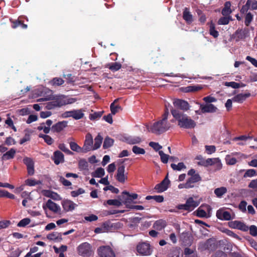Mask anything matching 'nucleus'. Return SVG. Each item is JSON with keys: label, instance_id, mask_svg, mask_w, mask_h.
Instances as JSON below:
<instances>
[{"label": "nucleus", "instance_id": "nucleus-57", "mask_svg": "<svg viewBox=\"0 0 257 257\" xmlns=\"http://www.w3.org/2000/svg\"><path fill=\"white\" fill-rule=\"evenodd\" d=\"M225 160L227 164L229 165H233L237 162L236 158L231 157L229 155H227L226 156Z\"/></svg>", "mask_w": 257, "mask_h": 257}, {"label": "nucleus", "instance_id": "nucleus-63", "mask_svg": "<svg viewBox=\"0 0 257 257\" xmlns=\"http://www.w3.org/2000/svg\"><path fill=\"white\" fill-rule=\"evenodd\" d=\"M249 230V233L253 236H256L257 235V227L254 225H251L248 227Z\"/></svg>", "mask_w": 257, "mask_h": 257}, {"label": "nucleus", "instance_id": "nucleus-35", "mask_svg": "<svg viewBox=\"0 0 257 257\" xmlns=\"http://www.w3.org/2000/svg\"><path fill=\"white\" fill-rule=\"evenodd\" d=\"M103 138L100 134H98L94 139V144L93 147V150H95L100 148Z\"/></svg>", "mask_w": 257, "mask_h": 257}, {"label": "nucleus", "instance_id": "nucleus-25", "mask_svg": "<svg viewBox=\"0 0 257 257\" xmlns=\"http://www.w3.org/2000/svg\"><path fill=\"white\" fill-rule=\"evenodd\" d=\"M231 2L229 1L225 2L224 4V7L221 11V14L223 16H229L232 13V11L231 9Z\"/></svg>", "mask_w": 257, "mask_h": 257}, {"label": "nucleus", "instance_id": "nucleus-1", "mask_svg": "<svg viewBox=\"0 0 257 257\" xmlns=\"http://www.w3.org/2000/svg\"><path fill=\"white\" fill-rule=\"evenodd\" d=\"M171 112L174 117V119L171 120V122H174L175 120L177 121V124L180 127L192 129L195 127L196 122L195 121L180 110L172 108Z\"/></svg>", "mask_w": 257, "mask_h": 257}, {"label": "nucleus", "instance_id": "nucleus-19", "mask_svg": "<svg viewBox=\"0 0 257 257\" xmlns=\"http://www.w3.org/2000/svg\"><path fill=\"white\" fill-rule=\"evenodd\" d=\"M249 31L247 28L237 30L235 33L236 41L245 39L249 36Z\"/></svg>", "mask_w": 257, "mask_h": 257}, {"label": "nucleus", "instance_id": "nucleus-16", "mask_svg": "<svg viewBox=\"0 0 257 257\" xmlns=\"http://www.w3.org/2000/svg\"><path fill=\"white\" fill-rule=\"evenodd\" d=\"M52 160L56 165H58L60 163L64 162V156L60 151H56L54 152Z\"/></svg>", "mask_w": 257, "mask_h": 257}, {"label": "nucleus", "instance_id": "nucleus-13", "mask_svg": "<svg viewBox=\"0 0 257 257\" xmlns=\"http://www.w3.org/2000/svg\"><path fill=\"white\" fill-rule=\"evenodd\" d=\"M61 204L64 210L66 212L71 211L77 206V204L72 201L68 199L63 200Z\"/></svg>", "mask_w": 257, "mask_h": 257}, {"label": "nucleus", "instance_id": "nucleus-6", "mask_svg": "<svg viewBox=\"0 0 257 257\" xmlns=\"http://www.w3.org/2000/svg\"><path fill=\"white\" fill-rule=\"evenodd\" d=\"M170 184V181L168 179V174H167L165 178L161 182V183L156 185L154 189L158 193H162L169 188Z\"/></svg>", "mask_w": 257, "mask_h": 257}, {"label": "nucleus", "instance_id": "nucleus-49", "mask_svg": "<svg viewBox=\"0 0 257 257\" xmlns=\"http://www.w3.org/2000/svg\"><path fill=\"white\" fill-rule=\"evenodd\" d=\"M132 151L136 155H144L146 153L145 149L139 147L137 146H134L133 147Z\"/></svg>", "mask_w": 257, "mask_h": 257}, {"label": "nucleus", "instance_id": "nucleus-3", "mask_svg": "<svg viewBox=\"0 0 257 257\" xmlns=\"http://www.w3.org/2000/svg\"><path fill=\"white\" fill-rule=\"evenodd\" d=\"M127 160H128V159L119 160L117 172L115 175L116 180L121 183H124L128 179V173L127 172L125 173V166L123 164Z\"/></svg>", "mask_w": 257, "mask_h": 257}, {"label": "nucleus", "instance_id": "nucleus-10", "mask_svg": "<svg viewBox=\"0 0 257 257\" xmlns=\"http://www.w3.org/2000/svg\"><path fill=\"white\" fill-rule=\"evenodd\" d=\"M93 139L91 135L87 134L85 137V140L83 147L82 148V153H86L91 150H93Z\"/></svg>", "mask_w": 257, "mask_h": 257}, {"label": "nucleus", "instance_id": "nucleus-28", "mask_svg": "<svg viewBox=\"0 0 257 257\" xmlns=\"http://www.w3.org/2000/svg\"><path fill=\"white\" fill-rule=\"evenodd\" d=\"M186 204L188 208V211L193 210L195 207L199 205V203L194 200L192 197H189L186 200Z\"/></svg>", "mask_w": 257, "mask_h": 257}, {"label": "nucleus", "instance_id": "nucleus-41", "mask_svg": "<svg viewBox=\"0 0 257 257\" xmlns=\"http://www.w3.org/2000/svg\"><path fill=\"white\" fill-rule=\"evenodd\" d=\"M209 34L210 35L216 38L219 36L218 32L216 30L214 24L211 21L209 27Z\"/></svg>", "mask_w": 257, "mask_h": 257}, {"label": "nucleus", "instance_id": "nucleus-38", "mask_svg": "<svg viewBox=\"0 0 257 257\" xmlns=\"http://www.w3.org/2000/svg\"><path fill=\"white\" fill-rule=\"evenodd\" d=\"M105 171L101 167L98 168L94 172H92L91 175L93 177L101 178L104 175Z\"/></svg>", "mask_w": 257, "mask_h": 257}, {"label": "nucleus", "instance_id": "nucleus-58", "mask_svg": "<svg viewBox=\"0 0 257 257\" xmlns=\"http://www.w3.org/2000/svg\"><path fill=\"white\" fill-rule=\"evenodd\" d=\"M31 222L30 219L28 218H25L21 220L18 223V226L19 227H25L28 225Z\"/></svg>", "mask_w": 257, "mask_h": 257}, {"label": "nucleus", "instance_id": "nucleus-55", "mask_svg": "<svg viewBox=\"0 0 257 257\" xmlns=\"http://www.w3.org/2000/svg\"><path fill=\"white\" fill-rule=\"evenodd\" d=\"M51 84L54 86H60L64 83V80L61 78H54L51 81Z\"/></svg>", "mask_w": 257, "mask_h": 257}, {"label": "nucleus", "instance_id": "nucleus-60", "mask_svg": "<svg viewBox=\"0 0 257 257\" xmlns=\"http://www.w3.org/2000/svg\"><path fill=\"white\" fill-rule=\"evenodd\" d=\"M103 190L104 191L110 190L111 191V192L115 194H117L119 193V190L118 188H115L112 185H109V184L108 186L105 187L103 188Z\"/></svg>", "mask_w": 257, "mask_h": 257}, {"label": "nucleus", "instance_id": "nucleus-43", "mask_svg": "<svg viewBox=\"0 0 257 257\" xmlns=\"http://www.w3.org/2000/svg\"><path fill=\"white\" fill-rule=\"evenodd\" d=\"M77 100L76 98L70 97V98H66L64 99H60L61 104L62 106L72 104L74 103Z\"/></svg>", "mask_w": 257, "mask_h": 257}, {"label": "nucleus", "instance_id": "nucleus-30", "mask_svg": "<svg viewBox=\"0 0 257 257\" xmlns=\"http://www.w3.org/2000/svg\"><path fill=\"white\" fill-rule=\"evenodd\" d=\"M44 195L45 196L49 197L55 200H61L60 196L57 193L50 190H46Z\"/></svg>", "mask_w": 257, "mask_h": 257}, {"label": "nucleus", "instance_id": "nucleus-8", "mask_svg": "<svg viewBox=\"0 0 257 257\" xmlns=\"http://www.w3.org/2000/svg\"><path fill=\"white\" fill-rule=\"evenodd\" d=\"M188 175L191 176L186 181L189 186H194V183L201 180V177L198 173H196L194 169H191L188 172Z\"/></svg>", "mask_w": 257, "mask_h": 257}, {"label": "nucleus", "instance_id": "nucleus-56", "mask_svg": "<svg viewBox=\"0 0 257 257\" xmlns=\"http://www.w3.org/2000/svg\"><path fill=\"white\" fill-rule=\"evenodd\" d=\"M78 167L81 170H88V163L84 159L80 160L78 163Z\"/></svg>", "mask_w": 257, "mask_h": 257}, {"label": "nucleus", "instance_id": "nucleus-17", "mask_svg": "<svg viewBox=\"0 0 257 257\" xmlns=\"http://www.w3.org/2000/svg\"><path fill=\"white\" fill-rule=\"evenodd\" d=\"M118 198L126 205V207L127 205H130V204L133 202L130 197V193L126 191H123L121 195L118 196Z\"/></svg>", "mask_w": 257, "mask_h": 257}, {"label": "nucleus", "instance_id": "nucleus-11", "mask_svg": "<svg viewBox=\"0 0 257 257\" xmlns=\"http://www.w3.org/2000/svg\"><path fill=\"white\" fill-rule=\"evenodd\" d=\"M173 105L176 108L180 109L183 111H187L190 108V105L188 102L183 99H175L173 101Z\"/></svg>", "mask_w": 257, "mask_h": 257}, {"label": "nucleus", "instance_id": "nucleus-14", "mask_svg": "<svg viewBox=\"0 0 257 257\" xmlns=\"http://www.w3.org/2000/svg\"><path fill=\"white\" fill-rule=\"evenodd\" d=\"M53 121L51 119H47L45 122H42L37 127V130L42 131L45 134L49 133L50 131V126L52 124Z\"/></svg>", "mask_w": 257, "mask_h": 257}, {"label": "nucleus", "instance_id": "nucleus-39", "mask_svg": "<svg viewBox=\"0 0 257 257\" xmlns=\"http://www.w3.org/2000/svg\"><path fill=\"white\" fill-rule=\"evenodd\" d=\"M114 140L113 139L109 138V137H106L104 141L103 144V148L104 149H108L111 147L113 145Z\"/></svg>", "mask_w": 257, "mask_h": 257}, {"label": "nucleus", "instance_id": "nucleus-29", "mask_svg": "<svg viewBox=\"0 0 257 257\" xmlns=\"http://www.w3.org/2000/svg\"><path fill=\"white\" fill-rule=\"evenodd\" d=\"M167 225V222L163 219H159L155 222L153 227L157 230H161L164 229Z\"/></svg>", "mask_w": 257, "mask_h": 257}, {"label": "nucleus", "instance_id": "nucleus-12", "mask_svg": "<svg viewBox=\"0 0 257 257\" xmlns=\"http://www.w3.org/2000/svg\"><path fill=\"white\" fill-rule=\"evenodd\" d=\"M68 126V121L66 120H63L58 121L56 123L53 124L50 130L54 133H59L64 130Z\"/></svg>", "mask_w": 257, "mask_h": 257}, {"label": "nucleus", "instance_id": "nucleus-48", "mask_svg": "<svg viewBox=\"0 0 257 257\" xmlns=\"http://www.w3.org/2000/svg\"><path fill=\"white\" fill-rule=\"evenodd\" d=\"M70 149L75 152H82V148L79 147L76 143L71 142L69 143Z\"/></svg>", "mask_w": 257, "mask_h": 257}, {"label": "nucleus", "instance_id": "nucleus-7", "mask_svg": "<svg viewBox=\"0 0 257 257\" xmlns=\"http://www.w3.org/2000/svg\"><path fill=\"white\" fill-rule=\"evenodd\" d=\"M149 243L147 242L140 243L137 246V251L142 255H148L151 254L152 250Z\"/></svg>", "mask_w": 257, "mask_h": 257}, {"label": "nucleus", "instance_id": "nucleus-44", "mask_svg": "<svg viewBox=\"0 0 257 257\" xmlns=\"http://www.w3.org/2000/svg\"><path fill=\"white\" fill-rule=\"evenodd\" d=\"M226 192L227 189L224 187L217 188L214 190V193L218 197H222V196L226 193Z\"/></svg>", "mask_w": 257, "mask_h": 257}, {"label": "nucleus", "instance_id": "nucleus-53", "mask_svg": "<svg viewBox=\"0 0 257 257\" xmlns=\"http://www.w3.org/2000/svg\"><path fill=\"white\" fill-rule=\"evenodd\" d=\"M159 154L160 156L161 160L162 163L164 164H166L168 162V159H169L170 156L165 154L163 151H159Z\"/></svg>", "mask_w": 257, "mask_h": 257}, {"label": "nucleus", "instance_id": "nucleus-22", "mask_svg": "<svg viewBox=\"0 0 257 257\" xmlns=\"http://www.w3.org/2000/svg\"><path fill=\"white\" fill-rule=\"evenodd\" d=\"M250 96V93H239L236 95H235L232 98V100L234 102H238V103H242L244 101H245L247 98L249 97Z\"/></svg>", "mask_w": 257, "mask_h": 257}, {"label": "nucleus", "instance_id": "nucleus-18", "mask_svg": "<svg viewBox=\"0 0 257 257\" xmlns=\"http://www.w3.org/2000/svg\"><path fill=\"white\" fill-rule=\"evenodd\" d=\"M216 217L221 220H230L231 219L230 213L227 211L219 209L216 212Z\"/></svg>", "mask_w": 257, "mask_h": 257}, {"label": "nucleus", "instance_id": "nucleus-64", "mask_svg": "<svg viewBox=\"0 0 257 257\" xmlns=\"http://www.w3.org/2000/svg\"><path fill=\"white\" fill-rule=\"evenodd\" d=\"M212 257H227V254L223 251L218 250L212 255Z\"/></svg>", "mask_w": 257, "mask_h": 257}, {"label": "nucleus", "instance_id": "nucleus-50", "mask_svg": "<svg viewBox=\"0 0 257 257\" xmlns=\"http://www.w3.org/2000/svg\"><path fill=\"white\" fill-rule=\"evenodd\" d=\"M222 232L226 234H227L228 236H231L234 238H236L238 240H240L241 238L236 234H235L234 232H233L232 231L228 229H224L222 230Z\"/></svg>", "mask_w": 257, "mask_h": 257}, {"label": "nucleus", "instance_id": "nucleus-4", "mask_svg": "<svg viewBox=\"0 0 257 257\" xmlns=\"http://www.w3.org/2000/svg\"><path fill=\"white\" fill-rule=\"evenodd\" d=\"M76 250L78 254L82 257H90L93 253L92 245L87 242L80 244Z\"/></svg>", "mask_w": 257, "mask_h": 257}, {"label": "nucleus", "instance_id": "nucleus-51", "mask_svg": "<svg viewBox=\"0 0 257 257\" xmlns=\"http://www.w3.org/2000/svg\"><path fill=\"white\" fill-rule=\"evenodd\" d=\"M244 24L246 26H248L253 20V15L250 12L245 13Z\"/></svg>", "mask_w": 257, "mask_h": 257}, {"label": "nucleus", "instance_id": "nucleus-45", "mask_svg": "<svg viewBox=\"0 0 257 257\" xmlns=\"http://www.w3.org/2000/svg\"><path fill=\"white\" fill-rule=\"evenodd\" d=\"M39 137L41 138H43L45 142L49 145H52L54 142L53 139L50 136L46 134L44 135L40 134L39 135Z\"/></svg>", "mask_w": 257, "mask_h": 257}, {"label": "nucleus", "instance_id": "nucleus-32", "mask_svg": "<svg viewBox=\"0 0 257 257\" xmlns=\"http://www.w3.org/2000/svg\"><path fill=\"white\" fill-rule=\"evenodd\" d=\"M216 159L215 158H208L205 161H199L197 164L199 166L207 167L208 166H212L215 163Z\"/></svg>", "mask_w": 257, "mask_h": 257}, {"label": "nucleus", "instance_id": "nucleus-36", "mask_svg": "<svg viewBox=\"0 0 257 257\" xmlns=\"http://www.w3.org/2000/svg\"><path fill=\"white\" fill-rule=\"evenodd\" d=\"M61 104L60 99H57L56 101H53L48 102L47 104L46 107L48 109H52L56 107H61L62 106Z\"/></svg>", "mask_w": 257, "mask_h": 257}, {"label": "nucleus", "instance_id": "nucleus-24", "mask_svg": "<svg viewBox=\"0 0 257 257\" xmlns=\"http://www.w3.org/2000/svg\"><path fill=\"white\" fill-rule=\"evenodd\" d=\"M46 206L54 213H58L61 210L60 207L50 199L47 201L46 203Z\"/></svg>", "mask_w": 257, "mask_h": 257}, {"label": "nucleus", "instance_id": "nucleus-34", "mask_svg": "<svg viewBox=\"0 0 257 257\" xmlns=\"http://www.w3.org/2000/svg\"><path fill=\"white\" fill-rule=\"evenodd\" d=\"M232 21L231 16H224L221 17L218 21V24L220 25H225L229 24V22Z\"/></svg>", "mask_w": 257, "mask_h": 257}, {"label": "nucleus", "instance_id": "nucleus-54", "mask_svg": "<svg viewBox=\"0 0 257 257\" xmlns=\"http://www.w3.org/2000/svg\"><path fill=\"white\" fill-rule=\"evenodd\" d=\"M250 2L251 0H247L246 4L242 7L240 10L241 14H244L247 13L248 10L250 9Z\"/></svg>", "mask_w": 257, "mask_h": 257}, {"label": "nucleus", "instance_id": "nucleus-33", "mask_svg": "<svg viewBox=\"0 0 257 257\" xmlns=\"http://www.w3.org/2000/svg\"><path fill=\"white\" fill-rule=\"evenodd\" d=\"M16 151L15 149L12 148L7 152L3 156V160H10L14 158Z\"/></svg>", "mask_w": 257, "mask_h": 257}, {"label": "nucleus", "instance_id": "nucleus-47", "mask_svg": "<svg viewBox=\"0 0 257 257\" xmlns=\"http://www.w3.org/2000/svg\"><path fill=\"white\" fill-rule=\"evenodd\" d=\"M257 176V171L254 169H250L247 170L243 175L244 178L252 177Z\"/></svg>", "mask_w": 257, "mask_h": 257}, {"label": "nucleus", "instance_id": "nucleus-62", "mask_svg": "<svg viewBox=\"0 0 257 257\" xmlns=\"http://www.w3.org/2000/svg\"><path fill=\"white\" fill-rule=\"evenodd\" d=\"M149 146L153 148L156 151H159L162 148V147L158 143L151 142L149 143Z\"/></svg>", "mask_w": 257, "mask_h": 257}, {"label": "nucleus", "instance_id": "nucleus-61", "mask_svg": "<svg viewBox=\"0 0 257 257\" xmlns=\"http://www.w3.org/2000/svg\"><path fill=\"white\" fill-rule=\"evenodd\" d=\"M24 163L27 166V167L34 166V163L33 160L28 157H26L23 159Z\"/></svg>", "mask_w": 257, "mask_h": 257}, {"label": "nucleus", "instance_id": "nucleus-42", "mask_svg": "<svg viewBox=\"0 0 257 257\" xmlns=\"http://www.w3.org/2000/svg\"><path fill=\"white\" fill-rule=\"evenodd\" d=\"M107 66L108 68L113 72L119 70L121 67V64L118 62L111 63L108 64Z\"/></svg>", "mask_w": 257, "mask_h": 257}, {"label": "nucleus", "instance_id": "nucleus-26", "mask_svg": "<svg viewBox=\"0 0 257 257\" xmlns=\"http://www.w3.org/2000/svg\"><path fill=\"white\" fill-rule=\"evenodd\" d=\"M119 100L118 98L115 99L114 101L110 104V109L111 114L114 115L122 110L121 107L119 104L115 105Z\"/></svg>", "mask_w": 257, "mask_h": 257}, {"label": "nucleus", "instance_id": "nucleus-23", "mask_svg": "<svg viewBox=\"0 0 257 257\" xmlns=\"http://www.w3.org/2000/svg\"><path fill=\"white\" fill-rule=\"evenodd\" d=\"M62 233L57 232H53L47 235V238L50 240H53L55 242H60L62 240Z\"/></svg>", "mask_w": 257, "mask_h": 257}, {"label": "nucleus", "instance_id": "nucleus-21", "mask_svg": "<svg viewBox=\"0 0 257 257\" xmlns=\"http://www.w3.org/2000/svg\"><path fill=\"white\" fill-rule=\"evenodd\" d=\"M122 141L128 144L134 145L140 143L141 142V139L139 137L123 136Z\"/></svg>", "mask_w": 257, "mask_h": 257}, {"label": "nucleus", "instance_id": "nucleus-37", "mask_svg": "<svg viewBox=\"0 0 257 257\" xmlns=\"http://www.w3.org/2000/svg\"><path fill=\"white\" fill-rule=\"evenodd\" d=\"M224 85L227 87H231L233 88H238L239 87H243L245 86V85L242 83H239L234 81L225 82L224 83Z\"/></svg>", "mask_w": 257, "mask_h": 257}, {"label": "nucleus", "instance_id": "nucleus-20", "mask_svg": "<svg viewBox=\"0 0 257 257\" xmlns=\"http://www.w3.org/2000/svg\"><path fill=\"white\" fill-rule=\"evenodd\" d=\"M200 109L203 113H213L217 111V108L213 104L209 103L206 104H201Z\"/></svg>", "mask_w": 257, "mask_h": 257}, {"label": "nucleus", "instance_id": "nucleus-5", "mask_svg": "<svg viewBox=\"0 0 257 257\" xmlns=\"http://www.w3.org/2000/svg\"><path fill=\"white\" fill-rule=\"evenodd\" d=\"M99 257H115V254L109 246H101L97 249Z\"/></svg>", "mask_w": 257, "mask_h": 257}, {"label": "nucleus", "instance_id": "nucleus-40", "mask_svg": "<svg viewBox=\"0 0 257 257\" xmlns=\"http://www.w3.org/2000/svg\"><path fill=\"white\" fill-rule=\"evenodd\" d=\"M204 247L208 250H213L216 248V244L212 240L208 239L204 243Z\"/></svg>", "mask_w": 257, "mask_h": 257}, {"label": "nucleus", "instance_id": "nucleus-59", "mask_svg": "<svg viewBox=\"0 0 257 257\" xmlns=\"http://www.w3.org/2000/svg\"><path fill=\"white\" fill-rule=\"evenodd\" d=\"M85 193V190L81 188H79L76 191H72L71 192V195L73 197H76L80 194H82Z\"/></svg>", "mask_w": 257, "mask_h": 257}, {"label": "nucleus", "instance_id": "nucleus-27", "mask_svg": "<svg viewBox=\"0 0 257 257\" xmlns=\"http://www.w3.org/2000/svg\"><path fill=\"white\" fill-rule=\"evenodd\" d=\"M10 21L12 24V28L13 29H16L18 27H21L22 28L26 29L28 27L27 25L25 24L24 22L20 19L16 20H10Z\"/></svg>", "mask_w": 257, "mask_h": 257}, {"label": "nucleus", "instance_id": "nucleus-9", "mask_svg": "<svg viewBox=\"0 0 257 257\" xmlns=\"http://www.w3.org/2000/svg\"><path fill=\"white\" fill-rule=\"evenodd\" d=\"M228 226L231 228L237 229L243 231H247L248 230V227L244 223L238 220L229 222Z\"/></svg>", "mask_w": 257, "mask_h": 257}, {"label": "nucleus", "instance_id": "nucleus-31", "mask_svg": "<svg viewBox=\"0 0 257 257\" xmlns=\"http://www.w3.org/2000/svg\"><path fill=\"white\" fill-rule=\"evenodd\" d=\"M83 109L73 110L72 118L76 120L80 119L84 117V114Z\"/></svg>", "mask_w": 257, "mask_h": 257}, {"label": "nucleus", "instance_id": "nucleus-46", "mask_svg": "<svg viewBox=\"0 0 257 257\" xmlns=\"http://www.w3.org/2000/svg\"><path fill=\"white\" fill-rule=\"evenodd\" d=\"M171 167L174 170L176 171H181L182 169L186 168V166L183 162H180L177 165L175 164H171Z\"/></svg>", "mask_w": 257, "mask_h": 257}, {"label": "nucleus", "instance_id": "nucleus-52", "mask_svg": "<svg viewBox=\"0 0 257 257\" xmlns=\"http://www.w3.org/2000/svg\"><path fill=\"white\" fill-rule=\"evenodd\" d=\"M106 203L109 205H114L116 206H120L122 205L121 200L117 199H109L106 201Z\"/></svg>", "mask_w": 257, "mask_h": 257}, {"label": "nucleus", "instance_id": "nucleus-2", "mask_svg": "<svg viewBox=\"0 0 257 257\" xmlns=\"http://www.w3.org/2000/svg\"><path fill=\"white\" fill-rule=\"evenodd\" d=\"M171 127V124L168 118L162 116V118L155 122L151 126L150 131L156 135H161L167 131Z\"/></svg>", "mask_w": 257, "mask_h": 257}, {"label": "nucleus", "instance_id": "nucleus-15", "mask_svg": "<svg viewBox=\"0 0 257 257\" xmlns=\"http://www.w3.org/2000/svg\"><path fill=\"white\" fill-rule=\"evenodd\" d=\"M182 17L183 20L188 25H190L193 22V15L190 12V9L189 8L185 7L183 9Z\"/></svg>", "mask_w": 257, "mask_h": 257}]
</instances>
